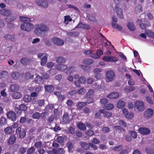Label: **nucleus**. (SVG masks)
Wrapping results in <instances>:
<instances>
[{"mask_svg": "<svg viewBox=\"0 0 154 154\" xmlns=\"http://www.w3.org/2000/svg\"><path fill=\"white\" fill-rule=\"evenodd\" d=\"M20 19L21 22H24L20 26L22 30L29 32L32 29L34 26L33 25L30 23L31 21L30 18L20 16Z\"/></svg>", "mask_w": 154, "mask_h": 154, "instance_id": "nucleus-1", "label": "nucleus"}, {"mask_svg": "<svg viewBox=\"0 0 154 154\" xmlns=\"http://www.w3.org/2000/svg\"><path fill=\"white\" fill-rule=\"evenodd\" d=\"M48 28L46 26L42 24H38L36 26L34 30V33L38 36H40L43 32L48 31Z\"/></svg>", "mask_w": 154, "mask_h": 154, "instance_id": "nucleus-2", "label": "nucleus"}, {"mask_svg": "<svg viewBox=\"0 0 154 154\" xmlns=\"http://www.w3.org/2000/svg\"><path fill=\"white\" fill-rule=\"evenodd\" d=\"M16 133L17 135H19V137L21 139L24 138L26 136V131L25 129H23L20 127H18L16 130Z\"/></svg>", "mask_w": 154, "mask_h": 154, "instance_id": "nucleus-3", "label": "nucleus"}, {"mask_svg": "<svg viewBox=\"0 0 154 154\" xmlns=\"http://www.w3.org/2000/svg\"><path fill=\"white\" fill-rule=\"evenodd\" d=\"M106 81L110 82L113 80L115 77V74L113 71L109 70L106 72Z\"/></svg>", "mask_w": 154, "mask_h": 154, "instance_id": "nucleus-4", "label": "nucleus"}, {"mask_svg": "<svg viewBox=\"0 0 154 154\" xmlns=\"http://www.w3.org/2000/svg\"><path fill=\"white\" fill-rule=\"evenodd\" d=\"M134 107L136 109H137L139 111H143L144 109L143 103L140 101H137L135 102Z\"/></svg>", "mask_w": 154, "mask_h": 154, "instance_id": "nucleus-5", "label": "nucleus"}, {"mask_svg": "<svg viewBox=\"0 0 154 154\" xmlns=\"http://www.w3.org/2000/svg\"><path fill=\"white\" fill-rule=\"evenodd\" d=\"M142 21L141 19H138L137 21V23L139 24L140 28L142 29H146L147 27L150 26V24L148 21H146L144 23H142Z\"/></svg>", "mask_w": 154, "mask_h": 154, "instance_id": "nucleus-6", "label": "nucleus"}, {"mask_svg": "<svg viewBox=\"0 0 154 154\" xmlns=\"http://www.w3.org/2000/svg\"><path fill=\"white\" fill-rule=\"evenodd\" d=\"M103 60L107 62H116L119 60L117 58L115 57L107 56H104L103 58Z\"/></svg>", "mask_w": 154, "mask_h": 154, "instance_id": "nucleus-7", "label": "nucleus"}, {"mask_svg": "<svg viewBox=\"0 0 154 154\" xmlns=\"http://www.w3.org/2000/svg\"><path fill=\"white\" fill-rule=\"evenodd\" d=\"M35 2L37 5L42 7L46 8L48 6V4L46 0H35Z\"/></svg>", "mask_w": 154, "mask_h": 154, "instance_id": "nucleus-8", "label": "nucleus"}, {"mask_svg": "<svg viewBox=\"0 0 154 154\" xmlns=\"http://www.w3.org/2000/svg\"><path fill=\"white\" fill-rule=\"evenodd\" d=\"M153 114V110L151 108H148L145 112L144 116L145 118L149 119L152 116Z\"/></svg>", "mask_w": 154, "mask_h": 154, "instance_id": "nucleus-9", "label": "nucleus"}, {"mask_svg": "<svg viewBox=\"0 0 154 154\" xmlns=\"http://www.w3.org/2000/svg\"><path fill=\"white\" fill-rule=\"evenodd\" d=\"M51 41L54 44L58 45L61 46L64 44V42L62 40L57 37L53 38Z\"/></svg>", "mask_w": 154, "mask_h": 154, "instance_id": "nucleus-10", "label": "nucleus"}, {"mask_svg": "<svg viewBox=\"0 0 154 154\" xmlns=\"http://www.w3.org/2000/svg\"><path fill=\"white\" fill-rule=\"evenodd\" d=\"M7 115L8 118L13 121H15L16 120L17 116L14 112L12 111H9L7 112Z\"/></svg>", "mask_w": 154, "mask_h": 154, "instance_id": "nucleus-11", "label": "nucleus"}, {"mask_svg": "<svg viewBox=\"0 0 154 154\" xmlns=\"http://www.w3.org/2000/svg\"><path fill=\"white\" fill-rule=\"evenodd\" d=\"M139 132L143 135H148L151 132L150 130L146 128L140 127L139 129Z\"/></svg>", "mask_w": 154, "mask_h": 154, "instance_id": "nucleus-12", "label": "nucleus"}, {"mask_svg": "<svg viewBox=\"0 0 154 154\" xmlns=\"http://www.w3.org/2000/svg\"><path fill=\"white\" fill-rule=\"evenodd\" d=\"M123 112L124 114L125 117L128 119L132 118L134 116L133 113L132 112H128L127 109L124 108L123 109Z\"/></svg>", "mask_w": 154, "mask_h": 154, "instance_id": "nucleus-13", "label": "nucleus"}, {"mask_svg": "<svg viewBox=\"0 0 154 154\" xmlns=\"http://www.w3.org/2000/svg\"><path fill=\"white\" fill-rule=\"evenodd\" d=\"M101 70L100 69L96 68L94 69L93 72L95 75V78L97 79H99L102 77V75L100 72Z\"/></svg>", "mask_w": 154, "mask_h": 154, "instance_id": "nucleus-14", "label": "nucleus"}, {"mask_svg": "<svg viewBox=\"0 0 154 154\" xmlns=\"http://www.w3.org/2000/svg\"><path fill=\"white\" fill-rule=\"evenodd\" d=\"M11 13L10 10L5 9H2L0 11V14L6 16V17L11 15Z\"/></svg>", "mask_w": 154, "mask_h": 154, "instance_id": "nucleus-15", "label": "nucleus"}, {"mask_svg": "<svg viewBox=\"0 0 154 154\" xmlns=\"http://www.w3.org/2000/svg\"><path fill=\"white\" fill-rule=\"evenodd\" d=\"M16 139L15 136L14 134L12 135L8 140V144L10 145L13 144L15 142Z\"/></svg>", "mask_w": 154, "mask_h": 154, "instance_id": "nucleus-16", "label": "nucleus"}, {"mask_svg": "<svg viewBox=\"0 0 154 154\" xmlns=\"http://www.w3.org/2000/svg\"><path fill=\"white\" fill-rule=\"evenodd\" d=\"M34 81L36 83L39 84H42L44 82L43 79L41 76L38 75H37L35 78Z\"/></svg>", "mask_w": 154, "mask_h": 154, "instance_id": "nucleus-17", "label": "nucleus"}, {"mask_svg": "<svg viewBox=\"0 0 154 154\" xmlns=\"http://www.w3.org/2000/svg\"><path fill=\"white\" fill-rule=\"evenodd\" d=\"M67 66L63 63L59 64L56 66V68L58 70L63 71L66 69Z\"/></svg>", "mask_w": 154, "mask_h": 154, "instance_id": "nucleus-18", "label": "nucleus"}, {"mask_svg": "<svg viewBox=\"0 0 154 154\" xmlns=\"http://www.w3.org/2000/svg\"><path fill=\"white\" fill-rule=\"evenodd\" d=\"M103 54V51L100 50H98L97 51V53L95 54H92L90 55V56L93 58L95 59H98L100 57V56Z\"/></svg>", "mask_w": 154, "mask_h": 154, "instance_id": "nucleus-19", "label": "nucleus"}, {"mask_svg": "<svg viewBox=\"0 0 154 154\" xmlns=\"http://www.w3.org/2000/svg\"><path fill=\"white\" fill-rule=\"evenodd\" d=\"M76 28H83L87 29H90V26L87 24H84L82 23H79L76 26Z\"/></svg>", "mask_w": 154, "mask_h": 154, "instance_id": "nucleus-20", "label": "nucleus"}, {"mask_svg": "<svg viewBox=\"0 0 154 154\" xmlns=\"http://www.w3.org/2000/svg\"><path fill=\"white\" fill-rule=\"evenodd\" d=\"M116 8L118 16L119 18L123 19V15L122 9L118 7V6H116Z\"/></svg>", "mask_w": 154, "mask_h": 154, "instance_id": "nucleus-21", "label": "nucleus"}, {"mask_svg": "<svg viewBox=\"0 0 154 154\" xmlns=\"http://www.w3.org/2000/svg\"><path fill=\"white\" fill-rule=\"evenodd\" d=\"M100 112L103 113V116L104 117H109L111 116L112 115V113L108 111H105L104 109H100L99 110Z\"/></svg>", "mask_w": 154, "mask_h": 154, "instance_id": "nucleus-22", "label": "nucleus"}, {"mask_svg": "<svg viewBox=\"0 0 154 154\" xmlns=\"http://www.w3.org/2000/svg\"><path fill=\"white\" fill-rule=\"evenodd\" d=\"M119 96V94L116 92H112L107 96V97L111 99H114L118 98Z\"/></svg>", "mask_w": 154, "mask_h": 154, "instance_id": "nucleus-23", "label": "nucleus"}, {"mask_svg": "<svg viewBox=\"0 0 154 154\" xmlns=\"http://www.w3.org/2000/svg\"><path fill=\"white\" fill-rule=\"evenodd\" d=\"M69 118V116L67 112L64 113L63 116V122L66 123H69L70 120Z\"/></svg>", "mask_w": 154, "mask_h": 154, "instance_id": "nucleus-24", "label": "nucleus"}, {"mask_svg": "<svg viewBox=\"0 0 154 154\" xmlns=\"http://www.w3.org/2000/svg\"><path fill=\"white\" fill-rule=\"evenodd\" d=\"M76 126L81 131H84L86 129V125L81 122H78L76 124Z\"/></svg>", "mask_w": 154, "mask_h": 154, "instance_id": "nucleus-25", "label": "nucleus"}, {"mask_svg": "<svg viewBox=\"0 0 154 154\" xmlns=\"http://www.w3.org/2000/svg\"><path fill=\"white\" fill-rule=\"evenodd\" d=\"M19 88L18 85L17 84H14L11 85L10 87V89L11 92H14L17 91Z\"/></svg>", "mask_w": 154, "mask_h": 154, "instance_id": "nucleus-26", "label": "nucleus"}, {"mask_svg": "<svg viewBox=\"0 0 154 154\" xmlns=\"http://www.w3.org/2000/svg\"><path fill=\"white\" fill-rule=\"evenodd\" d=\"M67 146L68 148V151L70 152H72L74 150V148L72 143L70 142L67 143Z\"/></svg>", "mask_w": 154, "mask_h": 154, "instance_id": "nucleus-27", "label": "nucleus"}, {"mask_svg": "<svg viewBox=\"0 0 154 154\" xmlns=\"http://www.w3.org/2000/svg\"><path fill=\"white\" fill-rule=\"evenodd\" d=\"M80 144L81 146L85 149L88 150L90 148L89 145L85 142H81Z\"/></svg>", "mask_w": 154, "mask_h": 154, "instance_id": "nucleus-28", "label": "nucleus"}, {"mask_svg": "<svg viewBox=\"0 0 154 154\" xmlns=\"http://www.w3.org/2000/svg\"><path fill=\"white\" fill-rule=\"evenodd\" d=\"M127 26L129 29L134 31L136 29L135 27L133 22H129L127 24Z\"/></svg>", "mask_w": 154, "mask_h": 154, "instance_id": "nucleus-29", "label": "nucleus"}, {"mask_svg": "<svg viewBox=\"0 0 154 154\" xmlns=\"http://www.w3.org/2000/svg\"><path fill=\"white\" fill-rule=\"evenodd\" d=\"M19 75V73L17 72H13L11 73V77L15 80L18 79Z\"/></svg>", "mask_w": 154, "mask_h": 154, "instance_id": "nucleus-30", "label": "nucleus"}, {"mask_svg": "<svg viewBox=\"0 0 154 154\" xmlns=\"http://www.w3.org/2000/svg\"><path fill=\"white\" fill-rule=\"evenodd\" d=\"M93 62L92 59H85L82 61V63L83 64L90 65Z\"/></svg>", "mask_w": 154, "mask_h": 154, "instance_id": "nucleus-31", "label": "nucleus"}, {"mask_svg": "<svg viewBox=\"0 0 154 154\" xmlns=\"http://www.w3.org/2000/svg\"><path fill=\"white\" fill-rule=\"evenodd\" d=\"M87 105L85 102H78L76 105L77 107L79 109H82Z\"/></svg>", "mask_w": 154, "mask_h": 154, "instance_id": "nucleus-32", "label": "nucleus"}, {"mask_svg": "<svg viewBox=\"0 0 154 154\" xmlns=\"http://www.w3.org/2000/svg\"><path fill=\"white\" fill-rule=\"evenodd\" d=\"M20 62L26 66L29 63V60L26 57H24L20 60Z\"/></svg>", "mask_w": 154, "mask_h": 154, "instance_id": "nucleus-33", "label": "nucleus"}, {"mask_svg": "<svg viewBox=\"0 0 154 154\" xmlns=\"http://www.w3.org/2000/svg\"><path fill=\"white\" fill-rule=\"evenodd\" d=\"M45 88V91L48 92H51L53 90V87L52 85H46Z\"/></svg>", "mask_w": 154, "mask_h": 154, "instance_id": "nucleus-34", "label": "nucleus"}, {"mask_svg": "<svg viewBox=\"0 0 154 154\" xmlns=\"http://www.w3.org/2000/svg\"><path fill=\"white\" fill-rule=\"evenodd\" d=\"M56 62L59 64L63 63L65 62V59L64 58L60 57H59L56 58Z\"/></svg>", "mask_w": 154, "mask_h": 154, "instance_id": "nucleus-35", "label": "nucleus"}, {"mask_svg": "<svg viewBox=\"0 0 154 154\" xmlns=\"http://www.w3.org/2000/svg\"><path fill=\"white\" fill-rule=\"evenodd\" d=\"M145 33L150 38H154V33L151 31L148 30L145 32Z\"/></svg>", "mask_w": 154, "mask_h": 154, "instance_id": "nucleus-36", "label": "nucleus"}, {"mask_svg": "<svg viewBox=\"0 0 154 154\" xmlns=\"http://www.w3.org/2000/svg\"><path fill=\"white\" fill-rule=\"evenodd\" d=\"M23 101L26 103H28L30 102L31 100V96L28 95H25L23 97Z\"/></svg>", "mask_w": 154, "mask_h": 154, "instance_id": "nucleus-37", "label": "nucleus"}, {"mask_svg": "<svg viewBox=\"0 0 154 154\" xmlns=\"http://www.w3.org/2000/svg\"><path fill=\"white\" fill-rule=\"evenodd\" d=\"M112 27L115 29H117V30L121 31L122 29V27L121 26L119 25L118 24L116 23L112 22Z\"/></svg>", "mask_w": 154, "mask_h": 154, "instance_id": "nucleus-38", "label": "nucleus"}, {"mask_svg": "<svg viewBox=\"0 0 154 154\" xmlns=\"http://www.w3.org/2000/svg\"><path fill=\"white\" fill-rule=\"evenodd\" d=\"M4 38L6 40L13 41L14 39V36L8 34L4 36Z\"/></svg>", "mask_w": 154, "mask_h": 154, "instance_id": "nucleus-39", "label": "nucleus"}, {"mask_svg": "<svg viewBox=\"0 0 154 154\" xmlns=\"http://www.w3.org/2000/svg\"><path fill=\"white\" fill-rule=\"evenodd\" d=\"M125 102L122 100H119L117 103V106L119 108H123L125 106Z\"/></svg>", "mask_w": 154, "mask_h": 154, "instance_id": "nucleus-40", "label": "nucleus"}, {"mask_svg": "<svg viewBox=\"0 0 154 154\" xmlns=\"http://www.w3.org/2000/svg\"><path fill=\"white\" fill-rule=\"evenodd\" d=\"M11 15H10L8 17H6V20L8 22H11L16 19L17 17L16 16L13 17Z\"/></svg>", "mask_w": 154, "mask_h": 154, "instance_id": "nucleus-41", "label": "nucleus"}, {"mask_svg": "<svg viewBox=\"0 0 154 154\" xmlns=\"http://www.w3.org/2000/svg\"><path fill=\"white\" fill-rule=\"evenodd\" d=\"M7 124L6 119L4 117H2L0 119V125L3 126Z\"/></svg>", "mask_w": 154, "mask_h": 154, "instance_id": "nucleus-42", "label": "nucleus"}, {"mask_svg": "<svg viewBox=\"0 0 154 154\" xmlns=\"http://www.w3.org/2000/svg\"><path fill=\"white\" fill-rule=\"evenodd\" d=\"M4 131L5 134L8 135L12 134V129L9 126H8L5 128Z\"/></svg>", "mask_w": 154, "mask_h": 154, "instance_id": "nucleus-43", "label": "nucleus"}, {"mask_svg": "<svg viewBox=\"0 0 154 154\" xmlns=\"http://www.w3.org/2000/svg\"><path fill=\"white\" fill-rule=\"evenodd\" d=\"M47 57L45 55L43 56V57L42 58L41 61V64L42 66H44L47 61Z\"/></svg>", "mask_w": 154, "mask_h": 154, "instance_id": "nucleus-44", "label": "nucleus"}, {"mask_svg": "<svg viewBox=\"0 0 154 154\" xmlns=\"http://www.w3.org/2000/svg\"><path fill=\"white\" fill-rule=\"evenodd\" d=\"M146 151L147 154H154V149L151 148H146Z\"/></svg>", "mask_w": 154, "mask_h": 154, "instance_id": "nucleus-45", "label": "nucleus"}, {"mask_svg": "<svg viewBox=\"0 0 154 154\" xmlns=\"http://www.w3.org/2000/svg\"><path fill=\"white\" fill-rule=\"evenodd\" d=\"M75 67L72 66L69 67L66 71V72L68 74H70L74 72Z\"/></svg>", "mask_w": 154, "mask_h": 154, "instance_id": "nucleus-46", "label": "nucleus"}, {"mask_svg": "<svg viewBox=\"0 0 154 154\" xmlns=\"http://www.w3.org/2000/svg\"><path fill=\"white\" fill-rule=\"evenodd\" d=\"M19 108L21 111H26L27 109L26 106L23 104L20 105L19 106Z\"/></svg>", "mask_w": 154, "mask_h": 154, "instance_id": "nucleus-47", "label": "nucleus"}, {"mask_svg": "<svg viewBox=\"0 0 154 154\" xmlns=\"http://www.w3.org/2000/svg\"><path fill=\"white\" fill-rule=\"evenodd\" d=\"M54 106L52 104H48L45 107V110L46 111H48L49 109L52 110Z\"/></svg>", "mask_w": 154, "mask_h": 154, "instance_id": "nucleus-48", "label": "nucleus"}, {"mask_svg": "<svg viewBox=\"0 0 154 154\" xmlns=\"http://www.w3.org/2000/svg\"><path fill=\"white\" fill-rule=\"evenodd\" d=\"M114 107L113 105L111 103H109L106 105L105 106V109L108 110H110L112 109Z\"/></svg>", "mask_w": 154, "mask_h": 154, "instance_id": "nucleus-49", "label": "nucleus"}, {"mask_svg": "<svg viewBox=\"0 0 154 154\" xmlns=\"http://www.w3.org/2000/svg\"><path fill=\"white\" fill-rule=\"evenodd\" d=\"M35 149L34 146H32L28 149L27 154H32L34 152Z\"/></svg>", "mask_w": 154, "mask_h": 154, "instance_id": "nucleus-50", "label": "nucleus"}, {"mask_svg": "<svg viewBox=\"0 0 154 154\" xmlns=\"http://www.w3.org/2000/svg\"><path fill=\"white\" fill-rule=\"evenodd\" d=\"M87 17L90 21L94 22L96 21V19L92 15L89 14L88 16H87Z\"/></svg>", "mask_w": 154, "mask_h": 154, "instance_id": "nucleus-51", "label": "nucleus"}, {"mask_svg": "<svg viewBox=\"0 0 154 154\" xmlns=\"http://www.w3.org/2000/svg\"><path fill=\"white\" fill-rule=\"evenodd\" d=\"M40 116V114L38 112H35L32 116L33 118L34 119H38Z\"/></svg>", "mask_w": 154, "mask_h": 154, "instance_id": "nucleus-52", "label": "nucleus"}, {"mask_svg": "<svg viewBox=\"0 0 154 154\" xmlns=\"http://www.w3.org/2000/svg\"><path fill=\"white\" fill-rule=\"evenodd\" d=\"M122 149V145H119L118 146H115L113 148V149L115 151H119Z\"/></svg>", "mask_w": 154, "mask_h": 154, "instance_id": "nucleus-53", "label": "nucleus"}, {"mask_svg": "<svg viewBox=\"0 0 154 154\" xmlns=\"http://www.w3.org/2000/svg\"><path fill=\"white\" fill-rule=\"evenodd\" d=\"M42 87L40 86H37L35 88V91L38 94L42 90Z\"/></svg>", "mask_w": 154, "mask_h": 154, "instance_id": "nucleus-54", "label": "nucleus"}, {"mask_svg": "<svg viewBox=\"0 0 154 154\" xmlns=\"http://www.w3.org/2000/svg\"><path fill=\"white\" fill-rule=\"evenodd\" d=\"M79 82L81 84H84L86 81L85 78L84 77L81 76L78 79Z\"/></svg>", "mask_w": 154, "mask_h": 154, "instance_id": "nucleus-55", "label": "nucleus"}, {"mask_svg": "<svg viewBox=\"0 0 154 154\" xmlns=\"http://www.w3.org/2000/svg\"><path fill=\"white\" fill-rule=\"evenodd\" d=\"M86 92V90L84 88H82L79 90L77 91V93L79 94H84Z\"/></svg>", "mask_w": 154, "mask_h": 154, "instance_id": "nucleus-56", "label": "nucleus"}, {"mask_svg": "<svg viewBox=\"0 0 154 154\" xmlns=\"http://www.w3.org/2000/svg\"><path fill=\"white\" fill-rule=\"evenodd\" d=\"M69 132L71 134H73L75 133V129L72 126L69 127L68 129Z\"/></svg>", "mask_w": 154, "mask_h": 154, "instance_id": "nucleus-57", "label": "nucleus"}, {"mask_svg": "<svg viewBox=\"0 0 154 154\" xmlns=\"http://www.w3.org/2000/svg\"><path fill=\"white\" fill-rule=\"evenodd\" d=\"M54 119V116L52 115L48 117V119L47 121L49 123H51L53 122Z\"/></svg>", "mask_w": 154, "mask_h": 154, "instance_id": "nucleus-58", "label": "nucleus"}, {"mask_svg": "<svg viewBox=\"0 0 154 154\" xmlns=\"http://www.w3.org/2000/svg\"><path fill=\"white\" fill-rule=\"evenodd\" d=\"M7 72L6 71H3L0 73V78L1 79L3 78L7 74Z\"/></svg>", "mask_w": 154, "mask_h": 154, "instance_id": "nucleus-59", "label": "nucleus"}, {"mask_svg": "<svg viewBox=\"0 0 154 154\" xmlns=\"http://www.w3.org/2000/svg\"><path fill=\"white\" fill-rule=\"evenodd\" d=\"M13 96L15 99H19L20 97V94L18 92H16L13 94Z\"/></svg>", "mask_w": 154, "mask_h": 154, "instance_id": "nucleus-60", "label": "nucleus"}, {"mask_svg": "<svg viewBox=\"0 0 154 154\" xmlns=\"http://www.w3.org/2000/svg\"><path fill=\"white\" fill-rule=\"evenodd\" d=\"M86 134L89 136H92L94 134V132L92 130H89L86 132Z\"/></svg>", "mask_w": 154, "mask_h": 154, "instance_id": "nucleus-61", "label": "nucleus"}, {"mask_svg": "<svg viewBox=\"0 0 154 154\" xmlns=\"http://www.w3.org/2000/svg\"><path fill=\"white\" fill-rule=\"evenodd\" d=\"M102 131L103 132L107 133L109 131L110 129L108 127H104L102 128Z\"/></svg>", "mask_w": 154, "mask_h": 154, "instance_id": "nucleus-62", "label": "nucleus"}, {"mask_svg": "<svg viewBox=\"0 0 154 154\" xmlns=\"http://www.w3.org/2000/svg\"><path fill=\"white\" fill-rule=\"evenodd\" d=\"M131 135L134 138H136L137 137V133L134 131H131L130 132Z\"/></svg>", "mask_w": 154, "mask_h": 154, "instance_id": "nucleus-63", "label": "nucleus"}, {"mask_svg": "<svg viewBox=\"0 0 154 154\" xmlns=\"http://www.w3.org/2000/svg\"><path fill=\"white\" fill-rule=\"evenodd\" d=\"M91 142L95 144H99L100 143V141L96 138H93L91 140Z\"/></svg>", "mask_w": 154, "mask_h": 154, "instance_id": "nucleus-64", "label": "nucleus"}]
</instances>
